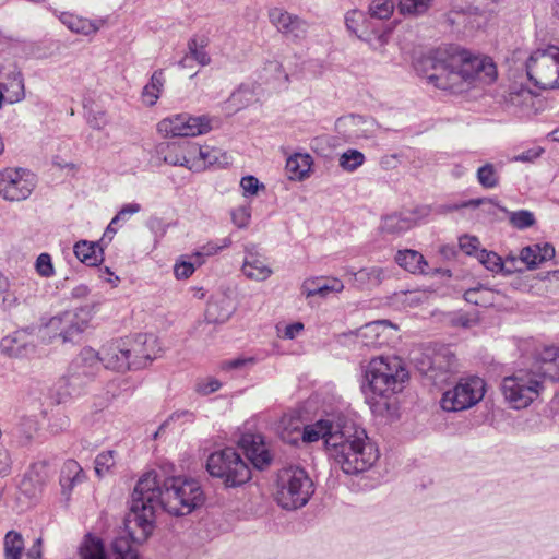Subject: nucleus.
Segmentation results:
<instances>
[{
	"label": "nucleus",
	"instance_id": "obj_64",
	"mask_svg": "<svg viewBox=\"0 0 559 559\" xmlns=\"http://www.w3.org/2000/svg\"><path fill=\"white\" fill-rule=\"evenodd\" d=\"M254 359L253 358H235L227 360L223 364L224 369H241L248 365H253Z\"/></svg>",
	"mask_w": 559,
	"mask_h": 559
},
{
	"label": "nucleus",
	"instance_id": "obj_27",
	"mask_svg": "<svg viewBox=\"0 0 559 559\" xmlns=\"http://www.w3.org/2000/svg\"><path fill=\"white\" fill-rule=\"evenodd\" d=\"M302 293L307 298L319 296L326 298L331 293H340L344 285L338 278H312L302 284Z\"/></svg>",
	"mask_w": 559,
	"mask_h": 559
},
{
	"label": "nucleus",
	"instance_id": "obj_41",
	"mask_svg": "<svg viewBox=\"0 0 559 559\" xmlns=\"http://www.w3.org/2000/svg\"><path fill=\"white\" fill-rule=\"evenodd\" d=\"M95 473L102 478L112 472L116 465V452L114 450L103 451L95 457Z\"/></svg>",
	"mask_w": 559,
	"mask_h": 559
},
{
	"label": "nucleus",
	"instance_id": "obj_46",
	"mask_svg": "<svg viewBox=\"0 0 559 559\" xmlns=\"http://www.w3.org/2000/svg\"><path fill=\"white\" fill-rule=\"evenodd\" d=\"M558 357H559V347L546 346L543 349L536 352V355H535L536 361L548 365V368L545 369L540 373L542 379L544 377H546V374L548 372L551 371L552 367L556 368Z\"/></svg>",
	"mask_w": 559,
	"mask_h": 559
},
{
	"label": "nucleus",
	"instance_id": "obj_45",
	"mask_svg": "<svg viewBox=\"0 0 559 559\" xmlns=\"http://www.w3.org/2000/svg\"><path fill=\"white\" fill-rule=\"evenodd\" d=\"M26 475L32 477L38 485L45 486L51 476L50 462L48 460L35 462Z\"/></svg>",
	"mask_w": 559,
	"mask_h": 559
},
{
	"label": "nucleus",
	"instance_id": "obj_7",
	"mask_svg": "<svg viewBox=\"0 0 559 559\" xmlns=\"http://www.w3.org/2000/svg\"><path fill=\"white\" fill-rule=\"evenodd\" d=\"M525 70L527 79L538 88H559V47L548 45L532 51Z\"/></svg>",
	"mask_w": 559,
	"mask_h": 559
},
{
	"label": "nucleus",
	"instance_id": "obj_8",
	"mask_svg": "<svg viewBox=\"0 0 559 559\" xmlns=\"http://www.w3.org/2000/svg\"><path fill=\"white\" fill-rule=\"evenodd\" d=\"M501 390L513 408H525L538 397L543 390L542 374L530 370H518L512 376L503 378Z\"/></svg>",
	"mask_w": 559,
	"mask_h": 559
},
{
	"label": "nucleus",
	"instance_id": "obj_24",
	"mask_svg": "<svg viewBox=\"0 0 559 559\" xmlns=\"http://www.w3.org/2000/svg\"><path fill=\"white\" fill-rule=\"evenodd\" d=\"M391 328L394 326L389 321H373L360 328L356 335L361 345L377 348L386 343L384 332Z\"/></svg>",
	"mask_w": 559,
	"mask_h": 559
},
{
	"label": "nucleus",
	"instance_id": "obj_26",
	"mask_svg": "<svg viewBox=\"0 0 559 559\" xmlns=\"http://www.w3.org/2000/svg\"><path fill=\"white\" fill-rule=\"evenodd\" d=\"M85 473L75 460H67L60 473V486L62 495L69 499L73 488L85 480Z\"/></svg>",
	"mask_w": 559,
	"mask_h": 559
},
{
	"label": "nucleus",
	"instance_id": "obj_53",
	"mask_svg": "<svg viewBox=\"0 0 559 559\" xmlns=\"http://www.w3.org/2000/svg\"><path fill=\"white\" fill-rule=\"evenodd\" d=\"M240 187L245 198L257 195L260 190H264L265 186L261 183L254 176H245L240 180Z\"/></svg>",
	"mask_w": 559,
	"mask_h": 559
},
{
	"label": "nucleus",
	"instance_id": "obj_50",
	"mask_svg": "<svg viewBox=\"0 0 559 559\" xmlns=\"http://www.w3.org/2000/svg\"><path fill=\"white\" fill-rule=\"evenodd\" d=\"M509 221L513 227H515L520 230L530 228L533 225H535V223H536L534 214L527 210H519L515 212H510Z\"/></svg>",
	"mask_w": 559,
	"mask_h": 559
},
{
	"label": "nucleus",
	"instance_id": "obj_42",
	"mask_svg": "<svg viewBox=\"0 0 559 559\" xmlns=\"http://www.w3.org/2000/svg\"><path fill=\"white\" fill-rule=\"evenodd\" d=\"M476 177L483 188L493 189L499 185V175L493 164L487 163L479 167Z\"/></svg>",
	"mask_w": 559,
	"mask_h": 559
},
{
	"label": "nucleus",
	"instance_id": "obj_36",
	"mask_svg": "<svg viewBox=\"0 0 559 559\" xmlns=\"http://www.w3.org/2000/svg\"><path fill=\"white\" fill-rule=\"evenodd\" d=\"M478 15L472 12V9L467 10L453 9L448 14V21L451 25H455L459 31L469 32L479 26L477 22Z\"/></svg>",
	"mask_w": 559,
	"mask_h": 559
},
{
	"label": "nucleus",
	"instance_id": "obj_32",
	"mask_svg": "<svg viewBox=\"0 0 559 559\" xmlns=\"http://www.w3.org/2000/svg\"><path fill=\"white\" fill-rule=\"evenodd\" d=\"M311 157L308 154H295L286 160L285 169L290 180H302L311 168Z\"/></svg>",
	"mask_w": 559,
	"mask_h": 559
},
{
	"label": "nucleus",
	"instance_id": "obj_62",
	"mask_svg": "<svg viewBox=\"0 0 559 559\" xmlns=\"http://www.w3.org/2000/svg\"><path fill=\"white\" fill-rule=\"evenodd\" d=\"M141 210L140 204L129 203L121 207L118 214L112 218V224H117L119 221H126L128 216L138 213Z\"/></svg>",
	"mask_w": 559,
	"mask_h": 559
},
{
	"label": "nucleus",
	"instance_id": "obj_28",
	"mask_svg": "<svg viewBox=\"0 0 559 559\" xmlns=\"http://www.w3.org/2000/svg\"><path fill=\"white\" fill-rule=\"evenodd\" d=\"M100 241L80 240L74 247L75 257L87 266H96L104 260V248Z\"/></svg>",
	"mask_w": 559,
	"mask_h": 559
},
{
	"label": "nucleus",
	"instance_id": "obj_47",
	"mask_svg": "<svg viewBox=\"0 0 559 559\" xmlns=\"http://www.w3.org/2000/svg\"><path fill=\"white\" fill-rule=\"evenodd\" d=\"M164 85L163 70L153 73L148 84L144 86L143 95L150 97V105H154L159 97V92Z\"/></svg>",
	"mask_w": 559,
	"mask_h": 559
},
{
	"label": "nucleus",
	"instance_id": "obj_6",
	"mask_svg": "<svg viewBox=\"0 0 559 559\" xmlns=\"http://www.w3.org/2000/svg\"><path fill=\"white\" fill-rule=\"evenodd\" d=\"M86 313L83 310H66L47 321L41 319L37 326V335L46 343L60 341L64 343L78 342L87 328Z\"/></svg>",
	"mask_w": 559,
	"mask_h": 559
},
{
	"label": "nucleus",
	"instance_id": "obj_5",
	"mask_svg": "<svg viewBox=\"0 0 559 559\" xmlns=\"http://www.w3.org/2000/svg\"><path fill=\"white\" fill-rule=\"evenodd\" d=\"M206 469L211 476L222 479L226 487H240L251 479V468L233 447L210 454Z\"/></svg>",
	"mask_w": 559,
	"mask_h": 559
},
{
	"label": "nucleus",
	"instance_id": "obj_11",
	"mask_svg": "<svg viewBox=\"0 0 559 559\" xmlns=\"http://www.w3.org/2000/svg\"><path fill=\"white\" fill-rule=\"evenodd\" d=\"M36 187V176L25 168L8 167L0 171V195L11 202L26 200Z\"/></svg>",
	"mask_w": 559,
	"mask_h": 559
},
{
	"label": "nucleus",
	"instance_id": "obj_2",
	"mask_svg": "<svg viewBox=\"0 0 559 559\" xmlns=\"http://www.w3.org/2000/svg\"><path fill=\"white\" fill-rule=\"evenodd\" d=\"M416 69L436 87L454 94L467 91L476 81L490 84L497 78L491 58L473 55L455 45L431 50L417 61Z\"/></svg>",
	"mask_w": 559,
	"mask_h": 559
},
{
	"label": "nucleus",
	"instance_id": "obj_34",
	"mask_svg": "<svg viewBox=\"0 0 559 559\" xmlns=\"http://www.w3.org/2000/svg\"><path fill=\"white\" fill-rule=\"evenodd\" d=\"M80 559H107L105 545L102 538L86 534L79 547Z\"/></svg>",
	"mask_w": 559,
	"mask_h": 559
},
{
	"label": "nucleus",
	"instance_id": "obj_40",
	"mask_svg": "<svg viewBox=\"0 0 559 559\" xmlns=\"http://www.w3.org/2000/svg\"><path fill=\"white\" fill-rule=\"evenodd\" d=\"M432 0H399L397 9L402 15L419 16L430 8Z\"/></svg>",
	"mask_w": 559,
	"mask_h": 559
},
{
	"label": "nucleus",
	"instance_id": "obj_19",
	"mask_svg": "<svg viewBox=\"0 0 559 559\" xmlns=\"http://www.w3.org/2000/svg\"><path fill=\"white\" fill-rule=\"evenodd\" d=\"M103 367L119 372L131 370L130 358L124 338L114 340L102 346L98 352Z\"/></svg>",
	"mask_w": 559,
	"mask_h": 559
},
{
	"label": "nucleus",
	"instance_id": "obj_51",
	"mask_svg": "<svg viewBox=\"0 0 559 559\" xmlns=\"http://www.w3.org/2000/svg\"><path fill=\"white\" fill-rule=\"evenodd\" d=\"M477 260L489 271L499 272L504 269L501 258L492 252L481 249L477 252Z\"/></svg>",
	"mask_w": 559,
	"mask_h": 559
},
{
	"label": "nucleus",
	"instance_id": "obj_17",
	"mask_svg": "<svg viewBox=\"0 0 559 559\" xmlns=\"http://www.w3.org/2000/svg\"><path fill=\"white\" fill-rule=\"evenodd\" d=\"M271 23L285 37L292 40H301L308 33V23L298 15L292 14L281 8H273L269 12Z\"/></svg>",
	"mask_w": 559,
	"mask_h": 559
},
{
	"label": "nucleus",
	"instance_id": "obj_12",
	"mask_svg": "<svg viewBox=\"0 0 559 559\" xmlns=\"http://www.w3.org/2000/svg\"><path fill=\"white\" fill-rule=\"evenodd\" d=\"M211 119L203 115L193 117L189 114H178L160 120L157 131L165 136H197L211 131Z\"/></svg>",
	"mask_w": 559,
	"mask_h": 559
},
{
	"label": "nucleus",
	"instance_id": "obj_43",
	"mask_svg": "<svg viewBox=\"0 0 559 559\" xmlns=\"http://www.w3.org/2000/svg\"><path fill=\"white\" fill-rule=\"evenodd\" d=\"M393 0H372L369 4L368 12L371 17L378 20H388L394 12Z\"/></svg>",
	"mask_w": 559,
	"mask_h": 559
},
{
	"label": "nucleus",
	"instance_id": "obj_60",
	"mask_svg": "<svg viewBox=\"0 0 559 559\" xmlns=\"http://www.w3.org/2000/svg\"><path fill=\"white\" fill-rule=\"evenodd\" d=\"M364 439H358L356 443L349 444L348 447L333 453L331 457L334 460L335 464H337L341 469L343 471V460L346 457L352 459L350 456L354 455V452L356 449L361 444Z\"/></svg>",
	"mask_w": 559,
	"mask_h": 559
},
{
	"label": "nucleus",
	"instance_id": "obj_61",
	"mask_svg": "<svg viewBox=\"0 0 559 559\" xmlns=\"http://www.w3.org/2000/svg\"><path fill=\"white\" fill-rule=\"evenodd\" d=\"M460 247L461 249L468 255L476 254L479 251V240L476 237L472 236H463L460 238Z\"/></svg>",
	"mask_w": 559,
	"mask_h": 559
},
{
	"label": "nucleus",
	"instance_id": "obj_20",
	"mask_svg": "<svg viewBox=\"0 0 559 559\" xmlns=\"http://www.w3.org/2000/svg\"><path fill=\"white\" fill-rule=\"evenodd\" d=\"M247 459L258 469H264L271 464L272 457L265 447L262 436L246 433L238 441Z\"/></svg>",
	"mask_w": 559,
	"mask_h": 559
},
{
	"label": "nucleus",
	"instance_id": "obj_44",
	"mask_svg": "<svg viewBox=\"0 0 559 559\" xmlns=\"http://www.w3.org/2000/svg\"><path fill=\"white\" fill-rule=\"evenodd\" d=\"M252 98V94L249 87L240 86L230 95L227 106L233 112L239 111L240 109L248 106Z\"/></svg>",
	"mask_w": 559,
	"mask_h": 559
},
{
	"label": "nucleus",
	"instance_id": "obj_23",
	"mask_svg": "<svg viewBox=\"0 0 559 559\" xmlns=\"http://www.w3.org/2000/svg\"><path fill=\"white\" fill-rule=\"evenodd\" d=\"M555 254L554 246L549 242H544L522 248L519 258L528 270H535L545 261L551 260Z\"/></svg>",
	"mask_w": 559,
	"mask_h": 559
},
{
	"label": "nucleus",
	"instance_id": "obj_33",
	"mask_svg": "<svg viewBox=\"0 0 559 559\" xmlns=\"http://www.w3.org/2000/svg\"><path fill=\"white\" fill-rule=\"evenodd\" d=\"M416 224L413 213H399L386 216L382 223V230L388 234H402Z\"/></svg>",
	"mask_w": 559,
	"mask_h": 559
},
{
	"label": "nucleus",
	"instance_id": "obj_21",
	"mask_svg": "<svg viewBox=\"0 0 559 559\" xmlns=\"http://www.w3.org/2000/svg\"><path fill=\"white\" fill-rule=\"evenodd\" d=\"M431 348V380L433 382H443L448 374L457 368V359L449 346L440 345Z\"/></svg>",
	"mask_w": 559,
	"mask_h": 559
},
{
	"label": "nucleus",
	"instance_id": "obj_15",
	"mask_svg": "<svg viewBox=\"0 0 559 559\" xmlns=\"http://www.w3.org/2000/svg\"><path fill=\"white\" fill-rule=\"evenodd\" d=\"M124 342L131 370L145 368L156 358V338L154 335L140 333L132 337H124Z\"/></svg>",
	"mask_w": 559,
	"mask_h": 559
},
{
	"label": "nucleus",
	"instance_id": "obj_4",
	"mask_svg": "<svg viewBox=\"0 0 559 559\" xmlns=\"http://www.w3.org/2000/svg\"><path fill=\"white\" fill-rule=\"evenodd\" d=\"M314 484L308 473L298 466L282 468L277 474L275 500L285 510H297L308 503Z\"/></svg>",
	"mask_w": 559,
	"mask_h": 559
},
{
	"label": "nucleus",
	"instance_id": "obj_49",
	"mask_svg": "<svg viewBox=\"0 0 559 559\" xmlns=\"http://www.w3.org/2000/svg\"><path fill=\"white\" fill-rule=\"evenodd\" d=\"M365 162V155L358 150H347L340 157V166L347 171H354Z\"/></svg>",
	"mask_w": 559,
	"mask_h": 559
},
{
	"label": "nucleus",
	"instance_id": "obj_31",
	"mask_svg": "<svg viewBox=\"0 0 559 559\" xmlns=\"http://www.w3.org/2000/svg\"><path fill=\"white\" fill-rule=\"evenodd\" d=\"M395 261L401 267L413 274L427 273L428 264L424 255L415 250H400L395 255Z\"/></svg>",
	"mask_w": 559,
	"mask_h": 559
},
{
	"label": "nucleus",
	"instance_id": "obj_37",
	"mask_svg": "<svg viewBox=\"0 0 559 559\" xmlns=\"http://www.w3.org/2000/svg\"><path fill=\"white\" fill-rule=\"evenodd\" d=\"M197 153H199L200 159L207 167L222 168L229 164V157L221 148L197 145Z\"/></svg>",
	"mask_w": 559,
	"mask_h": 559
},
{
	"label": "nucleus",
	"instance_id": "obj_48",
	"mask_svg": "<svg viewBox=\"0 0 559 559\" xmlns=\"http://www.w3.org/2000/svg\"><path fill=\"white\" fill-rule=\"evenodd\" d=\"M366 20V15L362 11L352 10L345 15V25L347 29L354 33L359 39H366L364 32H360V27Z\"/></svg>",
	"mask_w": 559,
	"mask_h": 559
},
{
	"label": "nucleus",
	"instance_id": "obj_57",
	"mask_svg": "<svg viewBox=\"0 0 559 559\" xmlns=\"http://www.w3.org/2000/svg\"><path fill=\"white\" fill-rule=\"evenodd\" d=\"M86 119L90 127L95 130L104 129L109 122L107 114L103 110H90Z\"/></svg>",
	"mask_w": 559,
	"mask_h": 559
},
{
	"label": "nucleus",
	"instance_id": "obj_38",
	"mask_svg": "<svg viewBox=\"0 0 559 559\" xmlns=\"http://www.w3.org/2000/svg\"><path fill=\"white\" fill-rule=\"evenodd\" d=\"M231 241L229 238H224L222 243L209 241L207 243L198 248L189 259L195 260L198 266H201L206 258L217 254L222 249L228 248Z\"/></svg>",
	"mask_w": 559,
	"mask_h": 559
},
{
	"label": "nucleus",
	"instance_id": "obj_1",
	"mask_svg": "<svg viewBox=\"0 0 559 559\" xmlns=\"http://www.w3.org/2000/svg\"><path fill=\"white\" fill-rule=\"evenodd\" d=\"M203 501V490L194 479L177 477L162 481L156 472L145 473L131 495L130 511L124 519L126 535L112 540L109 559H140L132 544H142L152 534L157 510L182 516Z\"/></svg>",
	"mask_w": 559,
	"mask_h": 559
},
{
	"label": "nucleus",
	"instance_id": "obj_18",
	"mask_svg": "<svg viewBox=\"0 0 559 559\" xmlns=\"http://www.w3.org/2000/svg\"><path fill=\"white\" fill-rule=\"evenodd\" d=\"M350 457L343 460V472L347 475H357L374 465L379 459V451L367 436Z\"/></svg>",
	"mask_w": 559,
	"mask_h": 559
},
{
	"label": "nucleus",
	"instance_id": "obj_29",
	"mask_svg": "<svg viewBox=\"0 0 559 559\" xmlns=\"http://www.w3.org/2000/svg\"><path fill=\"white\" fill-rule=\"evenodd\" d=\"M354 283L361 289L378 287L388 276V271L380 266L362 267L353 272Z\"/></svg>",
	"mask_w": 559,
	"mask_h": 559
},
{
	"label": "nucleus",
	"instance_id": "obj_35",
	"mask_svg": "<svg viewBox=\"0 0 559 559\" xmlns=\"http://www.w3.org/2000/svg\"><path fill=\"white\" fill-rule=\"evenodd\" d=\"M209 44L210 39L204 34L194 35L188 41V55L202 67L211 62V57L206 51Z\"/></svg>",
	"mask_w": 559,
	"mask_h": 559
},
{
	"label": "nucleus",
	"instance_id": "obj_39",
	"mask_svg": "<svg viewBox=\"0 0 559 559\" xmlns=\"http://www.w3.org/2000/svg\"><path fill=\"white\" fill-rule=\"evenodd\" d=\"M4 558L5 559H21L24 550L23 536L15 532L9 531L4 537Z\"/></svg>",
	"mask_w": 559,
	"mask_h": 559
},
{
	"label": "nucleus",
	"instance_id": "obj_9",
	"mask_svg": "<svg viewBox=\"0 0 559 559\" xmlns=\"http://www.w3.org/2000/svg\"><path fill=\"white\" fill-rule=\"evenodd\" d=\"M486 392V382L477 376L460 379L455 386L443 393L441 407L447 412L468 409L479 403Z\"/></svg>",
	"mask_w": 559,
	"mask_h": 559
},
{
	"label": "nucleus",
	"instance_id": "obj_3",
	"mask_svg": "<svg viewBox=\"0 0 559 559\" xmlns=\"http://www.w3.org/2000/svg\"><path fill=\"white\" fill-rule=\"evenodd\" d=\"M408 380V371L397 357H378L369 361L365 369L361 390L373 412L382 405L388 407L386 400L401 392Z\"/></svg>",
	"mask_w": 559,
	"mask_h": 559
},
{
	"label": "nucleus",
	"instance_id": "obj_16",
	"mask_svg": "<svg viewBox=\"0 0 559 559\" xmlns=\"http://www.w3.org/2000/svg\"><path fill=\"white\" fill-rule=\"evenodd\" d=\"M197 154V144L188 141L160 142L155 146V155L164 163L191 169L189 156Z\"/></svg>",
	"mask_w": 559,
	"mask_h": 559
},
{
	"label": "nucleus",
	"instance_id": "obj_22",
	"mask_svg": "<svg viewBox=\"0 0 559 559\" xmlns=\"http://www.w3.org/2000/svg\"><path fill=\"white\" fill-rule=\"evenodd\" d=\"M0 349L10 357L24 358L35 353V344L27 330H19L0 341Z\"/></svg>",
	"mask_w": 559,
	"mask_h": 559
},
{
	"label": "nucleus",
	"instance_id": "obj_56",
	"mask_svg": "<svg viewBox=\"0 0 559 559\" xmlns=\"http://www.w3.org/2000/svg\"><path fill=\"white\" fill-rule=\"evenodd\" d=\"M195 260L189 259V261L177 262L174 266V274L177 280H187L195 271Z\"/></svg>",
	"mask_w": 559,
	"mask_h": 559
},
{
	"label": "nucleus",
	"instance_id": "obj_52",
	"mask_svg": "<svg viewBox=\"0 0 559 559\" xmlns=\"http://www.w3.org/2000/svg\"><path fill=\"white\" fill-rule=\"evenodd\" d=\"M416 369L424 376L431 379V348L427 347L423 352H418L413 357Z\"/></svg>",
	"mask_w": 559,
	"mask_h": 559
},
{
	"label": "nucleus",
	"instance_id": "obj_14",
	"mask_svg": "<svg viewBox=\"0 0 559 559\" xmlns=\"http://www.w3.org/2000/svg\"><path fill=\"white\" fill-rule=\"evenodd\" d=\"M367 432L354 420L344 415L334 416L333 430L326 440V450L331 456L333 453L356 443L358 439H366Z\"/></svg>",
	"mask_w": 559,
	"mask_h": 559
},
{
	"label": "nucleus",
	"instance_id": "obj_10",
	"mask_svg": "<svg viewBox=\"0 0 559 559\" xmlns=\"http://www.w3.org/2000/svg\"><path fill=\"white\" fill-rule=\"evenodd\" d=\"M333 419L334 416L326 417L301 428L298 419L294 421L293 418L283 417L281 421V438L284 442L290 444H297L300 439L306 443L323 439L326 445V440L333 430Z\"/></svg>",
	"mask_w": 559,
	"mask_h": 559
},
{
	"label": "nucleus",
	"instance_id": "obj_55",
	"mask_svg": "<svg viewBox=\"0 0 559 559\" xmlns=\"http://www.w3.org/2000/svg\"><path fill=\"white\" fill-rule=\"evenodd\" d=\"M44 486L38 485L32 477L28 475H24L20 483V490L26 497L33 499L37 498V496L41 492Z\"/></svg>",
	"mask_w": 559,
	"mask_h": 559
},
{
	"label": "nucleus",
	"instance_id": "obj_13",
	"mask_svg": "<svg viewBox=\"0 0 559 559\" xmlns=\"http://www.w3.org/2000/svg\"><path fill=\"white\" fill-rule=\"evenodd\" d=\"M103 364L99 353L92 347H84L71 361L68 370V383L81 388L95 380Z\"/></svg>",
	"mask_w": 559,
	"mask_h": 559
},
{
	"label": "nucleus",
	"instance_id": "obj_63",
	"mask_svg": "<svg viewBox=\"0 0 559 559\" xmlns=\"http://www.w3.org/2000/svg\"><path fill=\"white\" fill-rule=\"evenodd\" d=\"M11 456L5 449H0V477H5L11 472Z\"/></svg>",
	"mask_w": 559,
	"mask_h": 559
},
{
	"label": "nucleus",
	"instance_id": "obj_54",
	"mask_svg": "<svg viewBox=\"0 0 559 559\" xmlns=\"http://www.w3.org/2000/svg\"><path fill=\"white\" fill-rule=\"evenodd\" d=\"M35 269L37 273L43 277H51L55 274L52 260L50 254L41 253L37 257Z\"/></svg>",
	"mask_w": 559,
	"mask_h": 559
},
{
	"label": "nucleus",
	"instance_id": "obj_25",
	"mask_svg": "<svg viewBox=\"0 0 559 559\" xmlns=\"http://www.w3.org/2000/svg\"><path fill=\"white\" fill-rule=\"evenodd\" d=\"M242 273L250 280L265 281L271 276L272 270L269 267L266 259L252 248L247 249Z\"/></svg>",
	"mask_w": 559,
	"mask_h": 559
},
{
	"label": "nucleus",
	"instance_id": "obj_58",
	"mask_svg": "<svg viewBox=\"0 0 559 559\" xmlns=\"http://www.w3.org/2000/svg\"><path fill=\"white\" fill-rule=\"evenodd\" d=\"M218 302H210L206 309V319L211 322H225L229 319L231 314L230 309H225L223 312H217Z\"/></svg>",
	"mask_w": 559,
	"mask_h": 559
},
{
	"label": "nucleus",
	"instance_id": "obj_59",
	"mask_svg": "<svg viewBox=\"0 0 559 559\" xmlns=\"http://www.w3.org/2000/svg\"><path fill=\"white\" fill-rule=\"evenodd\" d=\"M250 217L251 212L249 206H239L231 212L233 223L239 228L247 227L250 222Z\"/></svg>",
	"mask_w": 559,
	"mask_h": 559
},
{
	"label": "nucleus",
	"instance_id": "obj_30",
	"mask_svg": "<svg viewBox=\"0 0 559 559\" xmlns=\"http://www.w3.org/2000/svg\"><path fill=\"white\" fill-rule=\"evenodd\" d=\"M61 22L73 33L82 35L95 34L104 24L103 20H88L72 13H63Z\"/></svg>",
	"mask_w": 559,
	"mask_h": 559
}]
</instances>
